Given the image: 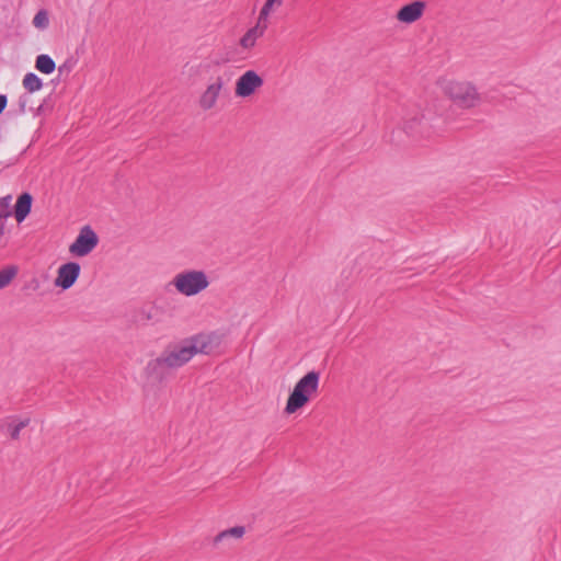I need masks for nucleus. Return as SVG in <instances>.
Segmentation results:
<instances>
[{"instance_id":"nucleus-8","label":"nucleus","mask_w":561,"mask_h":561,"mask_svg":"<svg viewBox=\"0 0 561 561\" xmlns=\"http://www.w3.org/2000/svg\"><path fill=\"white\" fill-rule=\"evenodd\" d=\"M80 264L77 262H68L62 264L57 272V277L55 278V286L60 287L61 289H69L73 286L80 275Z\"/></svg>"},{"instance_id":"nucleus-12","label":"nucleus","mask_w":561,"mask_h":561,"mask_svg":"<svg viewBox=\"0 0 561 561\" xmlns=\"http://www.w3.org/2000/svg\"><path fill=\"white\" fill-rule=\"evenodd\" d=\"M33 197L30 193H22L14 206V217L18 222H22L31 213Z\"/></svg>"},{"instance_id":"nucleus-19","label":"nucleus","mask_w":561,"mask_h":561,"mask_svg":"<svg viewBox=\"0 0 561 561\" xmlns=\"http://www.w3.org/2000/svg\"><path fill=\"white\" fill-rule=\"evenodd\" d=\"M283 0H266L263 8L261 9L259 21L265 20L271 11L273 10L274 5H280Z\"/></svg>"},{"instance_id":"nucleus-13","label":"nucleus","mask_w":561,"mask_h":561,"mask_svg":"<svg viewBox=\"0 0 561 561\" xmlns=\"http://www.w3.org/2000/svg\"><path fill=\"white\" fill-rule=\"evenodd\" d=\"M245 533V528L243 526H234L232 528L226 529L221 533H219L215 539L214 543L217 545L219 542H222L224 540H227L229 538L240 539Z\"/></svg>"},{"instance_id":"nucleus-25","label":"nucleus","mask_w":561,"mask_h":561,"mask_svg":"<svg viewBox=\"0 0 561 561\" xmlns=\"http://www.w3.org/2000/svg\"><path fill=\"white\" fill-rule=\"evenodd\" d=\"M3 233H4V227H3V225H1L0 226V236H3Z\"/></svg>"},{"instance_id":"nucleus-1","label":"nucleus","mask_w":561,"mask_h":561,"mask_svg":"<svg viewBox=\"0 0 561 561\" xmlns=\"http://www.w3.org/2000/svg\"><path fill=\"white\" fill-rule=\"evenodd\" d=\"M319 380L320 374L316 370H311L300 378L287 399L285 412L293 414L307 404L311 396L318 391Z\"/></svg>"},{"instance_id":"nucleus-17","label":"nucleus","mask_w":561,"mask_h":561,"mask_svg":"<svg viewBox=\"0 0 561 561\" xmlns=\"http://www.w3.org/2000/svg\"><path fill=\"white\" fill-rule=\"evenodd\" d=\"M16 272L18 270L15 266H8L0 271V289L4 288L10 284V282L16 275Z\"/></svg>"},{"instance_id":"nucleus-2","label":"nucleus","mask_w":561,"mask_h":561,"mask_svg":"<svg viewBox=\"0 0 561 561\" xmlns=\"http://www.w3.org/2000/svg\"><path fill=\"white\" fill-rule=\"evenodd\" d=\"M186 297L195 296L209 286L206 273L202 270H187L178 273L170 283Z\"/></svg>"},{"instance_id":"nucleus-21","label":"nucleus","mask_w":561,"mask_h":561,"mask_svg":"<svg viewBox=\"0 0 561 561\" xmlns=\"http://www.w3.org/2000/svg\"><path fill=\"white\" fill-rule=\"evenodd\" d=\"M153 307L142 308L137 317V321L141 323H147L153 319Z\"/></svg>"},{"instance_id":"nucleus-15","label":"nucleus","mask_w":561,"mask_h":561,"mask_svg":"<svg viewBox=\"0 0 561 561\" xmlns=\"http://www.w3.org/2000/svg\"><path fill=\"white\" fill-rule=\"evenodd\" d=\"M42 85V80L33 72L26 73L23 78V87L31 93L38 91Z\"/></svg>"},{"instance_id":"nucleus-11","label":"nucleus","mask_w":561,"mask_h":561,"mask_svg":"<svg viewBox=\"0 0 561 561\" xmlns=\"http://www.w3.org/2000/svg\"><path fill=\"white\" fill-rule=\"evenodd\" d=\"M423 1H414L403 5L397 13V19L404 23H413L419 20L424 11Z\"/></svg>"},{"instance_id":"nucleus-24","label":"nucleus","mask_w":561,"mask_h":561,"mask_svg":"<svg viewBox=\"0 0 561 561\" xmlns=\"http://www.w3.org/2000/svg\"><path fill=\"white\" fill-rule=\"evenodd\" d=\"M10 216V210H4L2 207H0V220L5 219Z\"/></svg>"},{"instance_id":"nucleus-6","label":"nucleus","mask_w":561,"mask_h":561,"mask_svg":"<svg viewBox=\"0 0 561 561\" xmlns=\"http://www.w3.org/2000/svg\"><path fill=\"white\" fill-rule=\"evenodd\" d=\"M98 243L99 237L95 231L90 226H84L69 247V252L76 256H85L95 249Z\"/></svg>"},{"instance_id":"nucleus-16","label":"nucleus","mask_w":561,"mask_h":561,"mask_svg":"<svg viewBox=\"0 0 561 561\" xmlns=\"http://www.w3.org/2000/svg\"><path fill=\"white\" fill-rule=\"evenodd\" d=\"M262 33L259 32L257 27L250 28L240 39V45L245 48H252L255 45L257 37Z\"/></svg>"},{"instance_id":"nucleus-10","label":"nucleus","mask_w":561,"mask_h":561,"mask_svg":"<svg viewBox=\"0 0 561 561\" xmlns=\"http://www.w3.org/2000/svg\"><path fill=\"white\" fill-rule=\"evenodd\" d=\"M224 84V79L221 77H217L216 80L207 87L199 99V105L202 108L210 110L215 106Z\"/></svg>"},{"instance_id":"nucleus-7","label":"nucleus","mask_w":561,"mask_h":561,"mask_svg":"<svg viewBox=\"0 0 561 561\" xmlns=\"http://www.w3.org/2000/svg\"><path fill=\"white\" fill-rule=\"evenodd\" d=\"M263 79L254 71L248 70L236 82V95L248 98L252 95L256 89L263 85Z\"/></svg>"},{"instance_id":"nucleus-23","label":"nucleus","mask_w":561,"mask_h":561,"mask_svg":"<svg viewBox=\"0 0 561 561\" xmlns=\"http://www.w3.org/2000/svg\"><path fill=\"white\" fill-rule=\"evenodd\" d=\"M7 102H8L7 95L0 94V114L4 111V108L7 106Z\"/></svg>"},{"instance_id":"nucleus-20","label":"nucleus","mask_w":561,"mask_h":561,"mask_svg":"<svg viewBox=\"0 0 561 561\" xmlns=\"http://www.w3.org/2000/svg\"><path fill=\"white\" fill-rule=\"evenodd\" d=\"M34 26L38 28H45L48 25V16L45 11H38L33 19Z\"/></svg>"},{"instance_id":"nucleus-22","label":"nucleus","mask_w":561,"mask_h":561,"mask_svg":"<svg viewBox=\"0 0 561 561\" xmlns=\"http://www.w3.org/2000/svg\"><path fill=\"white\" fill-rule=\"evenodd\" d=\"M11 199H12L11 195L1 197L0 198V207H2L4 210H9Z\"/></svg>"},{"instance_id":"nucleus-4","label":"nucleus","mask_w":561,"mask_h":561,"mask_svg":"<svg viewBox=\"0 0 561 561\" xmlns=\"http://www.w3.org/2000/svg\"><path fill=\"white\" fill-rule=\"evenodd\" d=\"M193 356L194 354L188 341L186 340L181 345L164 351L161 356L149 363L148 367L152 369L163 367L178 368L187 363Z\"/></svg>"},{"instance_id":"nucleus-5","label":"nucleus","mask_w":561,"mask_h":561,"mask_svg":"<svg viewBox=\"0 0 561 561\" xmlns=\"http://www.w3.org/2000/svg\"><path fill=\"white\" fill-rule=\"evenodd\" d=\"M225 335L219 332L201 333L192 336L188 341L193 354H213L219 351Z\"/></svg>"},{"instance_id":"nucleus-3","label":"nucleus","mask_w":561,"mask_h":561,"mask_svg":"<svg viewBox=\"0 0 561 561\" xmlns=\"http://www.w3.org/2000/svg\"><path fill=\"white\" fill-rule=\"evenodd\" d=\"M444 91L455 104L462 108L474 107L481 101V95L470 82L450 81L445 84Z\"/></svg>"},{"instance_id":"nucleus-14","label":"nucleus","mask_w":561,"mask_h":561,"mask_svg":"<svg viewBox=\"0 0 561 561\" xmlns=\"http://www.w3.org/2000/svg\"><path fill=\"white\" fill-rule=\"evenodd\" d=\"M35 67L38 71H41L45 75H49V73L54 72V70L56 68V64L51 59V57H49L48 55L42 54V55L37 56L36 61H35Z\"/></svg>"},{"instance_id":"nucleus-9","label":"nucleus","mask_w":561,"mask_h":561,"mask_svg":"<svg viewBox=\"0 0 561 561\" xmlns=\"http://www.w3.org/2000/svg\"><path fill=\"white\" fill-rule=\"evenodd\" d=\"M430 124L425 118L424 114L415 113L413 115L407 114L403 117V130L411 136L420 135L422 137H428Z\"/></svg>"},{"instance_id":"nucleus-18","label":"nucleus","mask_w":561,"mask_h":561,"mask_svg":"<svg viewBox=\"0 0 561 561\" xmlns=\"http://www.w3.org/2000/svg\"><path fill=\"white\" fill-rule=\"evenodd\" d=\"M30 424V419H24L19 421L16 424H9L8 431L10 434V437L12 439H19L20 433L23 428H25Z\"/></svg>"}]
</instances>
